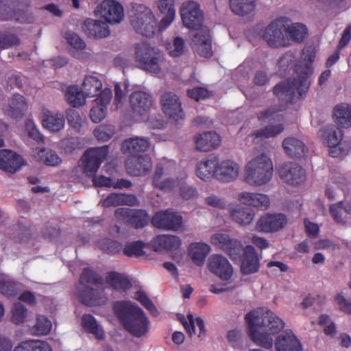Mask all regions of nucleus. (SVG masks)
Masks as SVG:
<instances>
[{"mask_svg": "<svg viewBox=\"0 0 351 351\" xmlns=\"http://www.w3.org/2000/svg\"><path fill=\"white\" fill-rule=\"evenodd\" d=\"M330 213L337 223H343L346 214H351V203L348 202H339L332 204L330 208Z\"/></svg>", "mask_w": 351, "mask_h": 351, "instance_id": "obj_45", "label": "nucleus"}, {"mask_svg": "<svg viewBox=\"0 0 351 351\" xmlns=\"http://www.w3.org/2000/svg\"><path fill=\"white\" fill-rule=\"evenodd\" d=\"M27 109V102L24 97L19 94H14L10 104L4 108V112L12 118L21 117Z\"/></svg>", "mask_w": 351, "mask_h": 351, "instance_id": "obj_37", "label": "nucleus"}, {"mask_svg": "<svg viewBox=\"0 0 351 351\" xmlns=\"http://www.w3.org/2000/svg\"><path fill=\"white\" fill-rule=\"evenodd\" d=\"M106 282L113 289L122 291H126L132 287L128 278L125 275L117 272L109 273L106 276Z\"/></svg>", "mask_w": 351, "mask_h": 351, "instance_id": "obj_43", "label": "nucleus"}, {"mask_svg": "<svg viewBox=\"0 0 351 351\" xmlns=\"http://www.w3.org/2000/svg\"><path fill=\"white\" fill-rule=\"evenodd\" d=\"M284 130V126L282 123L276 125L269 124L265 128L256 130L252 134L254 138H260L261 140L275 137Z\"/></svg>", "mask_w": 351, "mask_h": 351, "instance_id": "obj_48", "label": "nucleus"}, {"mask_svg": "<svg viewBox=\"0 0 351 351\" xmlns=\"http://www.w3.org/2000/svg\"><path fill=\"white\" fill-rule=\"evenodd\" d=\"M102 278L95 272L89 269H84L80 278V285L84 289L80 291L78 297L86 305H100L106 302L105 298H101L98 290L90 288V285H98L102 283Z\"/></svg>", "mask_w": 351, "mask_h": 351, "instance_id": "obj_7", "label": "nucleus"}, {"mask_svg": "<svg viewBox=\"0 0 351 351\" xmlns=\"http://www.w3.org/2000/svg\"><path fill=\"white\" fill-rule=\"evenodd\" d=\"M245 319L248 334L253 342L265 349L273 347L272 335L279 333L285 328L283 320L270 311L261 315L258 311L249 312Z\"/></svg>", "mask_w": 351, "mask_h": 351, "instance_id": "obj_1", "label": "nucleus"}, {"mask_svg": "<svg viewBox=\"0 0 351 351\" xmlns=\"http://www.w3.org/2000/svg\"><path fill=\"white\" fill-rule=\"evenodd\" d=\"M186 49L185 42L180 37H176L171 42L167 44V49L169 55L172 57H179L182 56Z\"/></svg>", "mask_w": 351, "mask_h": 351, "instance_id": "obj_53", "label": "nucleus"}, {"mask_svg": "<svg viewBox=\"0 0 351 351\" xmlns=\"http://www.w3.org/2000/svg\"><path fill=\"white\" fill-rule=\"evenodd\" d=\"M10 20H14L20 23H32L35 18L27 9H17L12 13Z\"/></svg>", "mask_w": 351, "mask_h": 351, "instance_id": "obj_56", "label": "nucleus"}, {"mask_svg": "<svg viewBox=\"0 0 351 351\" xmlns=\"http://www.w3.org/2000/svg\"><path fill=\"white\" fill-rule=\"evenodd\" d=\"M20 44V40L15 34L0 32V48L7 49L17 46Z\"/></svg>", "mask_w": 351, "mask_h": 351, "instance_id": "obj_59", "label": "nucleus"}, {"mask_svg": "<svg viewBox=\"0 0 351 351\" xmlns=\"http://www.w3.org/2000/svg\"><path fill=\"white\" fill-rule=\"evenodd\" d=\"M52 324L51 321L44 315H38L36 323L32 328L33 333L36 335H46L51 330Z\"/></svg>", "mask_w": 351, "mask_h": 351, "instance_id": "obj_52", "label": "nucleus"}, {"mask_svg": "<svg viewBox=\"0 0 351 351\" xmlns=\"http://www.w3.org/2000/svg\"><path fill=\"white\" fill-rule=\"evenodd\" d=\"M159 246L167 250H178L181 245L180 239L174 235H161L157 237Z\"/></svg>", "mask_w": 351, "mask_h": 351, "instance_id": "obj_51", "label": "nucleus"}, {"mask_svg": "<svg viewBox=\"0 0 351 351\" xmlns=\"http://www.w3.org/2000/svg\"><path fill=\"white\" fill-rule=\"evenodd\" d=\"M208 268L223 280H228L233 274V268L228 260L221 254H213L208 260Z\"/></svg>", "mask_w": 351, "mask_h": 351, "instance_id": "obj_20", "label": "nucleus"}, {"mask_svg": "<svg viewBox=\"0 0 351 351\" xmlns=\"http://www.w3.org/2000/svg\"><path fill=\"white\" fill-rule=\"evenodd\" d=\"M82 29L90 38H105L110 34V30L106 22L92 19H87L84 21Z\"/></svg>", "mask_w": 351, "mask_h": 351, "instance_id": "obj_28", "label": "nucleus"}, {"mask_svg": "<svg viewBox=\"0 0 351 351\" xmlns=\"http://www.w3.org/2000/svg\"><path fill=\"white\" fill-rule=\"evenodd\" d=\"M160 104L162 112L170 119L178 121L184 118L181 101L174 93L165 92L160 97Z\"/></svg>", "mask_w": 351, "mask_h": 351, "instance_id": "obj_15", "label": "nucleus"}, {"mask_svg": "<svg viewBox=\"0 0 351 351\" xmlns=\"http://www.w3.org/2000/svg\"><path fill=\"white\" fill-rule=\"evenodd\" d=\"M130 25L138 34L145 37H153L162 32L152 10L140 3H132L128 11Z\"/></svg>", "mask_w": 351, "mask_h": 351, "instance_id": "obj_5", "label": "nucleus"}, {"mask_svg": "<svg viewBox=\"0 0 351 351\" xmlns=\"http://www.w3.org/2000/svg\"><path fill=\"white\" fill-rule=\"evenodd\" d=\"M330 147L329 155L334 158L346 156L350 150V145L347 141H340L338 144L328 146Z\"/></svg>", "mask_w": 351, "mask_h": 351, "instance_id": "obj_57", "label": "nucleus"}, {"mask_svg": "<svg viewBox=\"0 0 351 351\" xmlns=\"http://www.w3.org/2000/svg\"><path fill=\"white\" fill-rule=\"evenodd\" d=\"M160 12L165 16L160 21V30H165L173 21L176 10L173 0H158L156 3Z\"/></svg>", "mask_w": 351, "mask_h": 351, "instance_id": "obj_34", "label": "nucleus"}, {"mask_svg": "<svg viewBox=\"0 0 351 351\" xmlns=\"http://www.w3.org/2000/svg\"><path fill=\"white\" fill-rule=\"evenodd\" d=\"M108 154V146L92 147L88 149L83 154L81 161L83 172L88 177L94 176L101 164Z\"/></svg>", "mask_w": 351, "mask_h": 351, "instance_id": "obj_11", "label": "nucleus"}, {"mask_svg": "<svg viewBox=\"0 0 351 351\" xmlns=\"http://www.w3.org/2000/svg\"><path fill=\"white\" fill-rule=\"evenodd\" d=\"M18 0H0V16L1 19L10 20L15 10Z\"/></svg>", "mask_w": 351, "mask_h": 351, "instance_id": "obj_54", "label": "nucleus"}, {"mask_svg": "<svg viewBox=\"0 0 351 351\" xmlns=\"http://www.w3.org/2000/svg\"><path fill=\"white\" fill-rule=\"evenodd\" d=\"M82 324L86 330L95 335L97 339H102L104 338L105 333L104 330L98 325L93 315L89 314L84 315L82 318Z\"/></svg>", "mask_w": 351, "mask_h": 351, "instance_id": "obj_49", "label": "nucleus"}, {"mask_svg": "<svg viewBox=\"0 0 351 351\" xmlns=\"http://www.w3.org/2000/svg\"><path fill=\"white\" fill-rule=\"evenodd\" d=\"M274 166L271 159L265 153L254 155L244 167V180L250 186H261L271 180Z\"/></svg>", "mask_w": 351, "mask_h": 351, "instance_id": "obj_4", "label": "nucleus"}, {"mask_svg": "<svg viewBox=\"0 0 351 351\" xmlns=\"http://www.w3.org/2000/svg\"><path fill=\"white\" fill-rule=\"evenodd\" d=\"M101 16L110 23H119L124 17L122 5L114 0H104L97 7Z\"/></svg>", "mask_w": 351, "mask_h": 351, "instance_id": "obj_21", "label": "nucleus"}, {"mask_svg": "<svg viewBox=\"0 0 351 351\" xmlns=\"http://www.w3.org/2000/svg\"><path fill=\"white\" fill-rule=\"evenodd\" d=\"M310 86V81L306 73L298 78L289 80L287 82L277 84L274 88V93L278 97L285 96L287 101L292 99L297 94L302 96Z\"/></svg>", "mask_w": 351, "mask_h": 351, "instance_id": "obj_9", "label": "nucleus"}, {"mask_svg": "<svg viewBox=\"0 0 351 351\" xmlns=\"http://www.w3.org/2000/svg\"><path fill=\"white\" fill-rule=\"evenodd\" d=\"M23 165L22 158L8 149L0 151V169L4 171L13 173Z\"/></svg>", "mask_w": 351, "mask_h": 351, "instance_id": "obj_29", "label": "nucleus"}, {"mask_svg": "<svg viewBox=\"0 0 351 351\" xmlns=\"http://www.w3.org/2000/svg\"><path fill=\"white\" fill-rule=\"evenodd\" d=\"M195 148L200 152H210L221 144V138L215 132H206L195 136Z\"/></svg>", "mask_w": 351, "mask_h": 351, "instance_id": "obj_25", "label": "nucleus"}, {"mask_svg": "<svg viewBox=\"0 0 351 351\" xmlns=\"http://www.w3.org/2000/svg\"><path fill=\"white\" fill-rule=\"evenodd\" d=\"M318 136L322 143L327 146L338 144L343 139V132L334 124L322 127L318 132Z\"/></svg>", "mask_w": 351, "mask_h": 351, "instance_id": "obj_32", "label": "nucleus"}, {"mask_svg": "<svg viewBox=\"0 0 351 351\" xmlns=\"http://www.w3.org/2000/svg\"><path fill=\"white\" fill-rule=\"evenodd\" d=\"M287 35L290 42L302 43L307 36L308 32L306 26L302 23H295L289 25L286 23Z\"/></svg>", "mask_w": 351, "mask_h": 351, "instance_id": "obj_47", "label": "nucleus"}, {"mask_svg": "<svg viewBox=\"0 0 351 351\" xmlns=\"http://www.w3.org/2000/svg\"><path fill=\"white\" fill-rule=\"evenodd\" d=\"M243 259L241 271L245 275L256 273L260 268V262L255 248L252 245L243 247Z\"/></svg>", "mask_w": 351, "mask_h": 351, "instance_id": "obj_24", "label": "nucleus"}, {"mask_svg": "<svg viewBox=\"0 0 351 351\" xmlns=\"http://www.w3.org/2000/svg\"><path fill=\"white\" fill-rule=\"evenodd\" d=\"M114 134V130L107 125H100L94 130V135L99 141H107Z\"/></svg>", "mask_w": 351, "mask_h": 351, "instance_id": "obj_62", "label": "nucleus"}, {"mask_svg": "<svg viewBox=\"0 0 351 351\" xmlns=\"http://www.w3.org/2000/svg\"><path fill=\"white\" fill-rule=\"evenodd\" d=\"M218 165V158L210 156L199 161L196 166V174L202 180H209L214 175Z\"/></svg>", "mask_w": 351, "mask_h": 351, "instance_id": "obj_33", "label": "nucleus"}, {"mask_svg": "<svg viewBox=\"0 0 351 351\" xmlns=\"http://www.w3.org/2000/svg\"><path fill=\"white\" fill-rule=\"evenodd\" d=\"M238 200L243 204L266 210L270 205L269 197L258 193L242 192L238 194Z\"/></svg>", "mask_w": 351, "mask_h": 351, "instance_id": "obj_27", "label": "nucleus"}, {"mask_svg": "<svg viewBox=\"0 0 351 351\" xmlns=\"http://www.w3.org/2000/svg\"><path fill=\"white\" fill-rule=\"evenodd\" d=\"M278 172L280 179L291 186H298L306 180V171L300 165L288 162L280 165Z\"/></svg>", "mask_w": 351, "mask_h": 351, "instance_id": "obj_13", "label": "nucleus"}, {"mask_svg": "<svg viewBox=\"0 0 351 351\" xmlns=\"http://www.w3.org/2000/svg\"><path fill=\"white\" fill-rule=\"evenodd\" d=\"M152 223L158 228L178 231L182 228V217L177 213L167 210L156 213Z\"/></svg>", "mask_w": 351, "mask_h": 351, "instance_id": "obj_16", "label": "nucleus"}, {"mask_svg": "<svg viewBox=\"0 0 351 351\" xmlns=\"http://www.w3.org/2000/svg\"><path fill=\"white\" fill-rule=\"evenodd\" d=\"M240 171L239 165L231 160L218 162L216 177L223 182H231L237 179Z\"/></svg>", "mask_w": 351, "mask_h": 351, "instance_id": "obj_26", "label": "nucleus"}, {"mask_svg": "<svg viewBox=\"0 0 351 351\" xmlns=\"http://www.w3.org/2000/svg\"><path fill=\"white\" fill-rule=\"evenodd\" d=\"M65 97L71 106L76 108L85 104L86 97L82 89L80 90L78 86L73 85L67 88Z\"/></svg>", "mask_w": 351, "mask_h": 351, "instance_id": "obj_44", "label": "nucleus"}, {"mask_svg": "<svg viewBox=\"0 0 351 351\" xmlns=\"http://www.w3.org/2000/svg\"><path fill=\"white\" fill-rule=\"evenodd\" d=\"M276 351H302V346L297 336L291 330L278 335L274 344Z\"/></svg>", "mask_w": 351, "mask_h": 351, "instance_id": "obj_22", "label": "nucleus"}, {"mask_svg": "<svg viewBox=\"0 0 351 351\" xmlns=\"http://www.w3.org/2000/svg\"><path fill=\"white\" fill-rule=\"evenodd\" d=\"M69 125L76 132H80L82 126L83 118L75 109L69 108L66 112Z\"/></svg>", "mask_w": 351, "mask_h": 351, "instance_id": "obj_55", "label": "nucleus"}, {"mask_svg": "<svg viewBox=\"0 0 351 351\" xmlns=\"http://www.w3.org/2000/svg\"><path fill=\"white\" fill-rule=\"evenodd\" d=\"M144 243L140 241L128 243L125 245L123 252L128 256H140L144 254Z\"/></svg>", "mask_w": 351, "mask_h": 351, "instance_id": "obj_58", "label": "nucleus"}, {"mask_svg": "<svg viewBox=\"0 0 351 351\" xmlns=\"http://www.w3.org/2000/svg\"><path fill=\"white\" fill-rule=\"evenodd\" d=\"M333 118L337 125L341 128L351 126V105L342 103L335 106L333 109Z\"/></svg>", "mask_w": 351, "mask_h": 351, "instance_id": "obj_39", "label": "nucleus"}, {"mask_svg": "<svg viewBox=\"0 0 351 351\" xmlns=\"http://www.w3.org/2000/svg\"><path fill=\"white\" fill-rule=\"evenodd\" d=\"M65 118L61 112H53L49 110L43 112V125L44 128L51 132H59L64 128Z\"/></svg>", "mask_w": 351, "mask_h": 351, "instance_id": "obj_35", "label": "nucleus"}, {"mask_svg": "<svg viewBox=\"0 0 351 351\" xmlns=\"http://www.w3.org/2000/svg\"><path fill=\"white\" fill-rule=\"evenodd\" d=\"M35 159L49 166H58L62 162L61 158L53 150L46 148H36L32 151Z\"/></svg>", "mask_w": 351, "mask_h": 351, "instance_id": "obj_41", "label": "nucleus"}, {"mask_svg": "<svg viewBox=\"0 0 351 351\" xmlns=\"http://www.w3.org/2000/svg\"><path fill=\"white\" fill-rule=\"evenodd\" d=\"M82 89L86 97H94L98 95L99 90L102 89L101 81L96 76L87 75L83 81Z\"/></svg>", "mask_w": 351, "mask_h": 351, "instance_id": "obj_42", "label": "nucleus"}, {"mask_svg": "<svg viewBox=\"0 0 351 351\" xmlns=\"http://www.w3.org/2000/svg\"><path fill=\"white\" fill-rule=\"evenodd\" d=\"M287 223V217L282 213H267L256 222L255 230L258 232L271 233L282 229Z\"/></svg>", "mask_w": 351, "mask_h": 351, "instance_id": "obj_14", "label": "nucleus"}, {"mask_svg": "<svg viewBox=\"0 0 351 351\" xmlns=\"http://www.w3.org/2000/svg\"><path fill=\"white\" fill-rule=\"evenodd\" d=\"M12 321L16 324L23 323L27 314L26 308L21 304H15L12 308Z\"/></svg>", "mask_w": 351, "mask_h": 351, "instance_id": "obj_61", "label": "nucleus"}, {"mask_svg": "<svg viewBox=\"0 0 351 351\" xmlns=\"http://www.w3.org/2000/svg\"><path fill=\"white\" fill-rule=\"evenodd\" d=\"M25 128L28 136L38 143H43L44 138L38 131L36 124L32 120L26 122Z\"/></svg>", "mask_w": 351, "mask_h": 351, "instance_id": "obj_64", "label": "nucleus"}, {"mask_svg": "<svg viewBox=\"0 0 351 351\" xmlns=\"http://www.w3.org/2000/svg\"><path fill=\"white\" fill-rule=\"evenodd\" d=\"M114 311L124 328L136 337H141L148 331L149 320L143 310L129 301L117 302Z\"/></svg>", "mask_w": 351, "mask_h": 351, "instance_id": "obj_3", "label": "nucleus"}, {"mask_svg": "<svg viewBox=\"0 0 351 351\" xmlns=\"http://www.w3.org/2000/svg\"><path fill=\"white\" fill-rule=\"evenodd\" d=\"M114 215L135 228H143L149 221L147 213L143 210L119 208L115 210Z\"/></svg>", "mask_w": 351, "mask_h": 351, "instance_id": "obj_18", "label": "nucleus"}, {"mask_svg": "<svg viewBox=\"0 0 351 351\" xmlns=\"http://www.w3.org/2000/svg\"><path fill=\"white\" fill-rule=\"evenodd\" d=\"M180 14L183 24L187 28L197 32L203 27V13L197 3L193 1L184 3L180 8Z\"/></svg>", "mask_w": 351, "mask_h": 351, "instance_id": "obj_12", "label": "nucleus"}, {"mask_svg": "<svg viewBox=\"0 0 351 351\" xmlns=\"http://www.w3.org/2000/svg\"><path fill=\"white\" fill-rule=\"evenodd\" d=\"M189 255L197 265H202L210 251V246L202 242L192 243L188 247Z\"/></svg>", "mask_w": 351, "mask_h": 351, "instance_id": "obj_40", "label": "nucleus"}, {"mask_svg": "<svg viewBox=\"0 0 351 351\" xmlns=\"http://www.w3.org/2000/svg\"><path fill=\"white\" fill-rule=\"evenodd\" d=\"M231 220L241 227L250 225L254 219V212L243 206H232L228 209Z\"/></svg>", "mask_w": 351, "mask_h": 351, "instance_id": "obj_30", "label": "nucleus"}, {"mask_svg": "<svg viewBox=\"0 0 351 351\" xmlns=\"http://www.w3.org/2000/svg\"><path fill=\"white\" fill-rule=\"evenodd\" d=\"M65 38L67 43L73 49V56L78 59L83 58L84 53H80L78 51H82L86 48V45L84 41L78 35L73 32L66 33Z\"/></svg>", "mask_w": 351, "mask_h": 351, "instance_id": "obj_50", "label": "nucleus"}, {"mask_svg": "<svg viewBox=\"0 0 351 351\" xmlns=\"http://www.w3.org/2000/svg\"><path fill=\"white\" fill-rule=\"evenodd\" d=\"M152 167V160L147 155L132 156L125 161L126 170L132 176H145L149 172Z\"/></svg>", "mask_w": 351, "mask_h": 351, "instance_id": "obj_23", "label": "nucleus"}, {"mask_svg": "<svg viewBox=\"0 0 351 351\" xmlns=\"http://www.w3.org/2000/svg\"><path fill=\"white\" fill-rule=\"evenodd\" d=\"M154 103L152 95L146 91L135 90L130 95V105L134 116L147 114Z\"/></svg>", "mask_w": 351, "mask_h": 351, "instance_id": "obj_17", "label": "nucleus"}, {"mask_svg": "<svg viewBox=\"0 0 351 351\" xmlns=\"http://www.w3.org/2000/svg\"><path fill=\"white\" fill-rule=\"evenodd\" d=\"M263 39L271 48L289 46L290 39L287 35L286 21L284 19H278L271 22L263 33Z\"/></svg>", "mask_w": 351, "mask_h": 351, "instance_id": "obj_8", "label": "nucleus"}, {"mask_svg": "<svg viewBox=\"0 0 351 351\" xmlns=\"http://www.w3.org/2000/svg\"><path fill=\"white\" fill-rule=\"evenodd\" d=\"M282 147L285 152L292 158H301L306 155L308 149L300 139L289 137L284 139Z\"/></svg>", "mask_w": 351, "mask_h": 351, "instance_id": "obj_38", "label": "nucleus"}, {"mask_svg": "<svg viewBox=\"0 0 351 351\" xmlns=\"http://www.w3.org/2000/svg\"><path fill=\"white\" fill-rule=\"evenodd\" d=\"M102 206L110 207L121 205L136 206L138 204L137 198L133 195L123 193H111L100 202Z\"/></svg>", "mask_w": 351, "mask_h": 351, "instance_id": "obj_36", "label": "nucleus"}, {"mask_svg": "<svg viewBox=\"0 0 351 351\" xmlns=\"http://www.w3.org/2000/svg\"><path fill=\"white\" fill-rule=\"evenodd\" d=\"M176 164L173 161H162L158 163L153 176V185L160 190H167L179 184V195L182 199L189 200L196 198L198 196L197 189L182 182L186 177L185 173L180 179L176 176Z\"/></svg>", "mask_w": 351, "mask_h": 351, "instance_id": "obj_2", "label": "nucleus"}, {"mask_svg": "<svg viewBox=\"0 0 351 351\" xmlns=\"http://www.w3.org/2000/svg\"><path fill=\"white\" fill-rule=\"evenodd\" d=\"M204 202L207 206L216 209L223 210L227 206V202L223 197L213 193L206 197Z\"/></svg>", "mask_w": 351, "mask_h": 351, "instance_id": "obj_60", "label": "nucleus"}, {"mask_svg": "<svg viewBox=\"0 0 351 351\" xmlns=\"http://www.w3.org/2000/svg\"><path fill=\"white\" fill-rule=\"evenodd\" d=\"M135 299L139 301L152 314L156 315L157 309L153 302L147 298L145 293L138 291L135 294Z\"/></svg>", "mask_w": 351, "mask_h": 351, "instance_id": "obj_63", "label": "nucleus"}, {"mask_svg": "<svg viewBox=\"0 0 351 351\" xmlns=\"http://www.w3.org/2000/svg\"><path fill=\"white\" fill-rule=\"evenodd\" d=\"M256 0H230V8L237 15L244 16L252 12Z\"/></svg>", "mask_w": 351, "mask_h": 351, "instance_id": "obj_46", "label": "nucleus"}, {"mask_svg": "<svg viewBox=\"0 0 351 351\" xmlns=\"http://www.w3.org/2000/svg\"><path fill=\"white\" fill-rule=\"evenodd\" d=\"M164 60L163 53L158 48L146 42L135 45L134 61L138 68L158 74L162 71Z\"/></svg>", "mask_w": 351, "mask_h": 351, "instance_id": "obj_6", "label": "nucleus"}, {"mask_svg": "<svg viewBox=\"0 0 351 351\" xmlns=\"http://www.w3.org/2000/svg\"><path fill=\"white\" fill-rule=\"evenodd\" d=\"M193 49L200 56L210 58L213 56L211 38L207 27H202L193 34Z\"/></svg>", "mask_w": 351, "mask_h": 351, "instance_id": "obj_19", "label": "nucleus"}, {"mask_svg": "<svg viewBox=\"0 0 351 351\" xmlns=\"http://www.w3.org/2000/svg\"><path fill=\"white\" fill-rule=\"evenodd\" d=\"M151 145L149 138L145 137H132L125 139L122 143V151L124 153L136 155L140 152H145Z\"/></svg>", "mask_w": 351, "mask_h": 351, "instance_id": "obj_31", "label": "nucleus"}, {"mask_svg": "<svg viewBox=\"0 0 351 351\" xmlns=\"http://www.w3.org/2000/svg\"><path fill=\"white\" fill-rule=\"evenodd\" d=\"M210 243L226 252L232 261H240L243 250L241 241L231 237L228 234L217 232L213 234L210 239Z\"/></svg>", "mask_w": 351, "mask_h": 351, "instance_id": "obj_10", "label": "nucleus"}]
</instances>
